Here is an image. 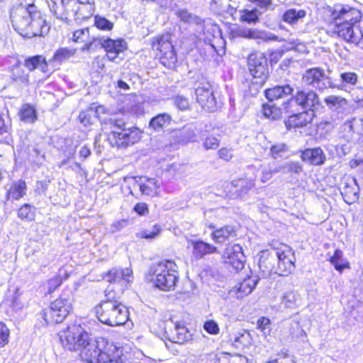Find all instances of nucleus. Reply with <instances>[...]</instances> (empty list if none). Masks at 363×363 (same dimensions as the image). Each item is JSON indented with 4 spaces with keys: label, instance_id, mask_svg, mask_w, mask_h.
<instances>
[{
    "label": "nucleus",
    "instance_id": "f257e3e1",
    "mask_svg": "<svg viewBox=\"0 0 363 363\" xmlns=\"http://www.w3.org/2000/svg\"><path fill=\"white\" fill-rule=\"evenodd\" d=\"M329 31L348 43L359 45L363 40V18L360 10L348 4L328 7Z\"/></svg>",
    "mask_w": 363,
    "mask_h": 363
},
{
    "label": "nucleus",
    "instance_id": "f03ea898",
    "mask_svg": "<svg viewBox=\"0 0 363 363\" xmlns=\"http://www.w3.org/2000/svg\"><path fill=\"white\" fill-rule=\"evenodd\" d=\"M10 18L13 28L25 38L44 36L50 30V26L33 0H21L13 5Z\"/></svg>",
    "mask_w": 363,
    "mask_h": 363
},
{
    "label": "nucleus",
    "instance_id": "7ed1b4c3",
    "mask_svg": "<svg viewBox=\"0 0 363 363\" xmlns=\"http://www.w3.org/2000/svg\"><path fill=\"white\" fill-rule=\"evenodd\" d=\"M105 296L106 300L95 307V313L99 320L110 326L125 324L129 319L128 308L116 300L112 289H106Z\"/></svg>",
    "mask_w": 363,
    "mask_h": 363
},
{
    "label": "nucleus",
    "instance_id": "20e7f679",
    "mask_svg": "<svg viewBox=\"0 0 363 363\" xmlns=\"http://www.w3.org/2000/svg\"><path fill=\"white\" fill-rule=\"evenodd\" d=\"M145 278L160 290H173L179 280L178 266L172 260L155 263L150 267Z\"/></svg>",
    "mask_w": 363,
    "mask_h": 363
},
{
    "label": "nucleus",
    "instance_id": "39448f33",
    "mask_svg": "<svg viewBox=\"0 0 363 363\" xmlns=\"http://www.w3.org/2000/svg\"><path fill=\"white\" fill-rule=\"evenodd\" d=\"M123 119L116 117L104 120V129L110 131L108 139L113 145L127 147L139 141L141 133L135 128H126Z\"/></svg>",
    "mask_w": 363,
    "mask_h": 363
},
{
    "label": "nucleus",
    "instance_id": "423d86ee",
    "mask_svg": "<svg viewBox=\"0 0 363 363\" xmlns=\"http://www.w3.org/2000/svg\"><path fill=\"white\" fill-rule=\"evenodd\" d=\"M72 308V298L69 296H61L42 311L40 316L47 325L60 323L69 315Z\"/></svg>",
    "mask_w": 363,
    "mask_h": 363
},
{
    "label": "nucleus",
    "instance_id": "0eeeda50",
    "mask_svg": "<svg viewBox=\"0 0 363 363\" xmlns=\"http://www.w3.org/2000/svg\"><path fill=\"white\" fill-rule=\"evenodd\" d=\"M91 336L80 325L73 324L60 333L62 346L70 351H80L89 341Z\"/></svg>",
    "mask_w": 363,
    "mask_h": 363
},
{
    "label": "nucleus",
    "instance_id": "6e6552de",
    "mask_svg": "<svg viewBox=\"0 0 363 363\" xmlns=\"http://www.w3.org/2000/svg\"><path fill=\"white\" fill-rule=\"evenodd\" d=\"M152 49L157 52L160 62L169 69L174 68L177 62V55L171 43L169 33L156 38L152 43Z\"/></svg>",
    "mask_w": 363,
    "mask_h": 363
},
{
    "label": "nucleus",
    "instance_id": "1a4fd4ad",
    "mask_svg": "<svg viewBox=\"0 0 363 363\" xmlns=\"http://www.w3.org/2000/svg\"><path fill=\"white\" fill-rule=\"evenodd\" d=\"M77 1L76 0H50L49 7L51 12L66 23L76 19Z\"/></svg>",
    "mask_w": 363,
    "mask_h": 363
},
{
    "label": "nucleus",
    "instance_id": "9d476101",
    "mask_svg": "<svg viewBox=\"0 0 363 363\" xmlns=\"http://www.w3.org/2000/svg\"><path fill=\"white\" fill-rule=\"evenodd\" d=\"M248 69L254 78L259 79L257 83H263L268 77V63L266 56L262 52L251 53L247 58Z\"/></svg>",
    "mask_w": 363,
    "mask_h": 363
},
{
    "label": "nucleus",
    "instance_id": "9b49d317",
    "mask_svg": "<svg viewBox=\"0 0 363 363\" xmlns=\"http://www.w3.org/2000/svg\"><path fill=\"white\" fill-rule=\"evenodd\" d=\"M196 101L208 111L213 112L217 108V101L211 85L208 82H200L195 87Z\"/></svg>",
    "mask_w": 363,
    "mask_h": 363
},
{
    "label": "nucleus",
    "instance_id": "f8f14e48",
    "mask_svg": "<svg viewBox=\"0 0 363 363\" xmlns=\"http://www.w3.org/2000/svg\"><path fill=\"white\" fill-rule=\"evenodd\" d=\"M106 342V338L97 337L96 339L91 337L86 342L80 352V357L86 363H101V349Z\"/></svg>",
    "mask_w": 363,
    "mask_h": 363
},
{
    "label": "nucleus",
    "instance_id": "ddd939ff",
    "mask_svg": "<svg viewBox=\"0 0 363 363\" xmlns=\"http://www.w3.org/2000/svg\"><path fill=\"white\" fill-rule=\"evenodd\" d=\"M277 266L276 273L280 276H286L290 274L294 269V254L291 248L284 245L276 250Z\"/></svg>",
    "mask_w": 363,
    "mask_h": 363
},
{
    "label": "nucleus",
    "instance_id": "4468645a",
    "mask_svg": "<svg viewBox=\"0 0 363 363\" xmlns=\"http://www.w3.org/2000/svg\"><path fill=\"white\" fill-rule=\"evenodd\" d=\"M294 104L303 109L312 111L313 108L319 105V97L313 91L299 90L287 101L286 104L287 106H285V108L292 106Z\"/></svg>",
    "mask_w": 363,
    "mask_h": 363
},
{
    "label": "nucleus",
    "instance_id": "2eb2a0df",
    "mask_svg": "<svg viewBox=\"0 0 363 363\" xmlns=\"http://www.w3.org/2000/svg\"><path fill=\"white\" fill-rule=\"evenodd\" d=\"M303 80L308 85H312L319 90L335 86L334 83L327 77L323 69L312 68L306 71Z\"/></svg>",
    "mask_w": 363,
    "mask_h": 363
},
{
    "label": "nucleus",
    "instance_id": "dca6fc26",
    "mask_svg": "<svg viewBox=\"0 0 363 363\" xmlns=\"http://www.w3.org/2000/svg\"><path fill=\"white\" fill-rule=\"evenodd\" d=\"M223 258L226 264L236 271L241 270L244 267L245 255L240 245H228L223 254Z\"/></svg>",
    "mask_w": 363,
    "mask_h": 363
},
{
    "label": "nucleus",
    "instance_id": "f3484780",
    "mask_svg": "<svg viewBox=\"0 0 363 363\" xmlns=\"http://www.w3.org/2000/svg\"><path fill=\"white\" fill-rule=\"evenodd\" d=\"M99 45L106 50L108 60L115 62L118 55L126 49L124 40H112L109 38H99L96 40Z\"/></svg>",
    "mask_w": 363,
    "mask_h": 363
},
{
    "label": "nucleus",
    "instance_id": "a211bd4d",
    "mask_svg": "<svg viewBox=\"0 0 363 363\" xmlns=\"http://www.w3.org/2000/svg\"><path fill=\"white\" fill-rule=\"evenodd\" d=\"M104 279L109 283L119 284L123 287L133 281V272L130 268H113L104 277Z\"/></svg>",
    "mask_w": 363,
    "mask_h": 363
},
{
    "label": "nucleus",
    "instance_id": "6ab92c4d",
    "mask_svg": "<svg viewBox=\"0 0 363 363\" xmlns=\"http://www.w3.org/2000/svg\"><path fill=\"white\" fill-rule=\"evenodd\" d=\"M101 363L122 362L123 348L106 339L101 349Z\"/></svg>",
    "mask_w": 363,
    "mask_h": 363
},
{
    "label": "nucleus",
    "instance_id": "aec40b11",
    "mask_svg": "<svg viewBox=\"0 0 363 363\" xmlns=\"http://www.w3.org/2000/svg\"><path fill=\"white\" fill-rule=\"evenodd\" d=\"M235 33L238 37L247 39L260 40L266 42L276 41L278 39L277 35L271 33L257 29L239 28Z\"/></svg>",
    "mask_w": 363,
    "mask_h": 363
},
{
    "label": "nucleus",
    "instance_id": "412c9836",
    "mask_svg": "<svg viewBox=\"0 0 363 363\" xmlns=\"http://www.w3.org/2000/svg\"><path fill=\"white\" fill-rule=\"evenodd\" d=\"M5 188L6 191V200L11 201L23 198L26 194L28 189L26 182L21 179L13 181Z\"/></svg>",
    "mask_w": 363,
    "mask_h": 363
},
{
    "label": "nucleus",
    "instance_id": "4be33fe9",
    "mask_svg": "<svg viewBox=\"0 0 363 363\" xmlns=\"http://www.w3.org/2000/svg\"><path fill=\"white\" fill-rule=\"evenodd\" d=\"M188 244L192 246V256L196 259H200L205 255L217 252V248L215 246L201 240H189Z\"/></svg>",
    "mask_w": 363,
    "mask_h": 363
},
{
    "label": "nucleus",
    "instance_id": "5701e85b",
    "mask_svg": "<svg viewBox=\"0 0 363 363\" xmlns=\"http://www.w3.org/2000/svg\"><path fill=\"white\" fill-rule=\"evenodd\" d=\"M313 116V113L312 111H303L293 114L285 121L286 127L288 130L305 127L311 122Z\"/></svg>",
    "mask_w": 363,
    "mask_h": 363
},
{
    "label": "nucleus",
    "instance_id": "b1692460",
    "mask_svg": "<svg viewBox=\"0 0 363 363\" xmlns=\"http://www.w3.org/2000/svg\"><path fill=\"white\" fill-rule=\"evenodd\" d=\"M303 161L312 165H322L325 161V155L320 147L308 148L301 152Z\"/></svg>",
    "mask_w": 363,
    "mask_h": 363
},
{
    "label": "nucleus",
    "instance_id": "393cba45",
    "mask_svg": "<svg viewBox=\"0 0 363 363\" xmlns=\"http://www.w3.org/2000/svg\"><path fill=\"white\" fill-rule=\"evenodd\" d=\"M169 340L173 343L184 344L191 339V334L187 328L179 323L175 324L173 330L168 333Z\"/></svg>",
    "mask_w": 363,
    "mask_h": 363
},
{
    "label": "nucleus",
    "instance_id": "a878e982",
    "mask_svg": "<svg viewBox=\"0 0 363 363\" xmlns=\"http://www.w3.org/2000/svg\"><path fill=\"white\" fill-rule=\"evenodd\" d=\"M136 183L143 195L154 196L157 194L160 184L155 178L140 177L139 180L136 181Z\"/></svg>",
    "mask_w": 363,
    "mask_h": 363
},
{
    "label": "nucleus",
    "instance_id": "bb28decb",
    "mask_svg": "<svg viewBox=\"0 0 363 363\" xmlns=\"http://www.w3.org/2000/svg\"><path fill=\"white\" fill-rule=\"evenodd\" d=\"M293 91L294 88L289 84L275 86L265 91V96L269 101H272L291 95Z\"/></svg>",
    "mask_w": 363,
    "mask_h": 363
},
{
    "label": "nucleus",
    "instance_id": "cd10ccee",
    "mask_svg": "<svg viewBox=\"0 0 363 363\" xmlns=\"http://www.w3.org/2000/svg\"><path fill=\"white\" fill-rule=\"evenodd\" d=\"M236 235L234 228L230 225H225L214 230L211 233L212 240L217 243L224 242L225 240Z\"/></svg>",
    "mask_w": 363,
    "mask_h": 363
},
{
    "label": "nucleus",
    "instance_id": "c85d7f7f",
    "mask_svg": "<svg viewBox=\"0 0 363 363\" xmlns=\"http://www.w3.org/2000/svg\"><path fill=\"white\" fill-rule=\"evenodd\" d=\"M23 66L30 72L35 69H39L43 72H48V62L42 55H35L26 58L23 62Z\"/></svg>",
    "mask_w": 363,
    "mask_h": 363
},
{
    "label": "nucleus",
    "instance_id": "c756f323",
    "mask_svg": "<svg viewBox=\"0 0 363 363\" xmlns=\"http://www.w3.org/2000/svg\"><path fill=\"white\" fill-rule=\"evenodd\" d=\"M301 303L300 295L294 291L286 292L281 298V305L286 308H296L301 306Z\"/></svg>",
    "mask_w": 363,
    "mask_h": 363
},
{
    "label": "nucleus",
    "instance_id": "7c9ffc66",
    "mask_svg": "<svg viewBox=\"0 0 363 363\" xmlns=\"http://www.w3.org/2000/svg\"><path fill=\"white\" fill-rule=\"evenodd\" d=\"M259 280V277L256 275H252L244 279L243 281L240 283L239 287L238 289V292L240 294L238 296L250 294L255 288Z\"/></svg>",
    "mask_w": 363,
    "mask_h": 363
},
{
    "label": "nucleus",
    "instance_id": "2f4dec72",
    "mask_svg": "<svg viewBox=\"0 0 363 363\" xmlns=\"http://www.w3.org/2000/svg\"><path fill=\"white\" fill-rule=\"evenodd\" d=\"M232 186L236 188L238 196H242L247 191L250 190L255 186V180L252 178H242L233 180L231 182Z\"/></svg>",
    "mask_w": 363,
    "mask_h": 363
},
{
    "label": "nucleus",
    "instance_id": "473e14b6",
    "mask_svg": "<svg viewBox=\"0 0 363 363\" xmlns=\"http://www.w3.org/2000/svg\"><path fill=\"white\" fill-rule=\"evenodd\" d=\"M330 262L335 269L340 272H342L345 269L350 268L349 262L343 257V252L339 249L335 250L333 255L330 259Z\"/></svg>",
    "mask_w": 363,
    "mask_h": 363
},
{
    "label": "nucleus",
    "instance_id": "72a5a7b5",
    "mask_svg": "<svg viewBox=\"0 0 363 363\" xmlns=\"http://www.w3.org/2000/svg\"><path fill=\"white\" fill-rule=\"evenodd\" d=\"M275 261L276 259L273 257H268L259 259V267L262 272V276L263 277H267L273 273L277 274V267L274 266Z\"/></svg>",
    "mask_w": 363,
    "mask_h": 363
},
{
    "label": "nucleus",
    "instance_id": "f704fd0d",
    "mask_svg": "<svg viewBox=\"0 0 363 363\" xmlns=\"http://www.w3.org/2000/svg\"><path fill=\"white\" fill-rule=\"evenodd\" d=\"M340 84H335V86L331 88H337L339 90L347 91V87L348 85H355L357 82V75L354 72H343L340 74Z\"/></svg>",
    "mask_w": 363,
    "mask_h": 363
},
{
    "label": "nucleus",
    "instance_id": "c9c22d12",
    "mask_svg": "<svg viewBox=\"0 0 363 363\" xmlns=\"http://www.w3.org/2000/svg\"><path fill=\"white\" fill-rule=\"evenodd\" d=\"M280 172L279 163L276 161L269 162L267 164L263 165L262 169L261 181L265 183L270 180L273 175Z\"/></svg>",
    "mask_w": 363,
    "mask_h": 363
},
{
    "label": "nucleus",
    "instance_id": "e433bc0d",
    "mask_svg": "<svg viewBox=\"0 0 363 363\" xmlns=\"http://www.w3.org/2000/svg\"><path fill=\"white\" fill-rule=\"evenodd\" d=\"M171 119V116L167 113L158 114L150 120L149 127L156 131L161 130L169 125Z\"/></svg>",
    "mask_w": 363,
    "mask_h": 363
},
{
    "label": "nucleus",
    "instance_id": "4c0bfd02",
    "mask_svg": "<svg viewBox=\"0 0 363 363\" xmlns=\"http://www.w3.org/2000/svg\"><path fill=\"white\" fill-rule=\"evenodd\" d=\"M19 116L22 121L33 123L37 119V113L34 107L26 104L22 106L19 111Z\"/></svg>",
    "mask_w": 363,
    "mask_h": 363
},
{
    "label": "nucleus",
    "instance_id": "58836bf2",
    "mask_svg": "<svg viewBox=\"0 0 363 363\" xmlns=\"http://www.w3.org/2000/svg\"><path fill=\"white\" fill-rule=\"evenodd\" d=\"M306 15V12L304 10L290 9L284 12L282 19L284 22L294 25L297 23L300 19L303 18Z\"/></svg>",
    "mask_w": 363,
    "mask_h": 363
},
{
    "label": "nucleus",
    "instance_id": "ea45409f",
    "mask_svg": "<svg viewBox=\"0 0 363 363\" xmlns=\"http://www.w3.org/2000/svg\"><path fill=\"white\" fill-rule=\"evenodd\" d=\"M77 50L74 48H61L55 52L52 58L50 60V62L60 64L66 60H68L70 57L74 56Z\"/></svg>",
    "mask_w": 363,
    "mask_h": 363
},
{
    "label": "nucleus",
    "instance_id": "a19ab883",
    "mask_svg": "<svg viewBox=\"0 0 363 363\" xmlns=\"http://www.w3.org/2000/svg\"><path fill=\"white\" fill-rule=\"evenodd\" d=\"M94 11V3L93 4H81L77 2V16L75 21H80L82 20L88 18L90 17Z\"/></svg>",
    "mask_w": 363,
    "mask_h": 363
},
{
    "label": "nucleus",
    "instance_id": "79ce46f5",
    "mask_svg": "<svg viewBox=\"0 0 363 363\" xmlns=\"http://www.w3.org/2000/svg\"><path fill=\"white\" fill-rule=\"evenodd\" d=\"M262 12L259 11L257 9L252 10L245 9L240 11V20L242 22L255 24L259 21V16L262 15Z\"/></svg>",
    "mask_w": 363,
    "mask_h": 363
},
{
    "label": "nucleus",
    "instance_id": "37998d69",
    "mask_svg": "<svg viewBox=\"0 0 363 363\" xmlns=\"http://www.w3.org/2000/svg\"><path fill=\"white\" fill-rule=\"evenodd\" d=\"M324 102L327 106L333 110H337L347 104V100L340 96L330 95L324 99Z\"/></svg>",
    "mask_w": 363,
    "mask_h": 363
},
{
    "label": "nucleus",
    "instance_id": "c03bdc74",
    "mask_svg": "<svg viewBox=\"0 0 363 363\" xmlns=\"http://www.w3.org/2000/svg\"><path fill=\"white\" fill-rule=\"evenodd\" d=\"M78 118L82 125L88 128L93 124L96 120V111L93 108L82 111L79 113Z\"/></svg>",
    "mask_w": 363,
    "mask_h": 363
},
{
    "label": "nucleus",
    "instance_id": "a18cd8bd",
    "mask_svg": "<svg viewBox=\"0 0 363 363\" xmlns=\"http://www.w3.org/2000/svg\"><path fill=\"white\" fill-rule=\"evenodd\" d=\"M341 194L347 203H352L358 199V188L347 184L342 188Z\"/></svg>",
    "mask_w": 363,
    "mask_h": 363
},
{
    "label": "nucleus",
    "instance_id": "49530a36",
    "mask_svg": "<svg viewBox=\"0 0 363 363\" xmlns=\"http://www.w3.org/2000/svg\"><path fill=\"white\" fill-rule=\"evenodd\" d=\"M197 141V135L192 127L184 128L179 134V142L186 144L188 143H195Z\"/></svg>",
    "mask_w": 363,
    "mask_h": 363
},
{
    "label": "nucleus",
    "instance_id": "de8ad7c7",
    "mask_svg": "<svg viewBox=\"0 0 363 363\" xmlns=\"http://www.w3.org/2000/svg\"><path fill=\"white\" fill-rule=\"evenodd\" d=\"M280 172L284 174L294 173L299 174L303 171L302 166L298 162H289L279 164Z\"/></svg>",
    "mask_w": 363,
    "mask_h": 363
},
{
    "label": "nucleus",
    "instance_id": "09e8293b",
    "mask_svg": "<svg viewBox=\"0 0 363 363\" xmlns=\"http://www.w3.org/2000/svg\"><path fill=\"white\" fill-rule=\"evenodd\" d=\"M229 2L230 0H212L211 6H214V9L218 12H225L232 14L235 11V9L231 6Z\"/></svg>",
    "mask_w": 363,
    "mask_h": 363
},
{
    "label": "nucleus",
    "instance_id": "8fccbe9b",
    "mask_svg": "<svg viewBox=\"0 0 363 363\" xmlns=\"http://www.w3.org/2000/svg\"><path fill=\"white\" fill-rule=\"evenodd\" d=\"M94 25L98 29L101 30L109 31L113 28V23L111 22L105 17L99 15L94 17Z\"/></svg>",
    "mask_w": 363,
    "mask_h": 363
},
{
    "label": "nucleus",
    "instance_id": "3c124183",
    "mask_svg": "<svg viewBox=\"0 0 363 363\" xmlns=\"http://www.w3.org/2000/svg\"><path fill=\"white\" fill-rule=\"evenodd\" d=\"M31 206L26 203L23 205L18 211V216L23 219L31 221L35 218V212L31 210Z\"/></svg>",
    "mask_w": 363,
    "mask_h": 363
},
{
    "label": "nucleus",
    "instance_id": "603ef678",
    "mask_svg": "<svg viewBox=\"0 0 363 363\" xmlns=\"http://www.w3.org/2000/svg\"><path fill=\"white\" fill-rule=\"evenodd\" d=\"M263 113L265 117L273 120L279 118L280 116L279 109L274 106L269 105L263 106Z\"/></svg>",
    "mask_w": 363,
    "mask_h": 363
},
{
    "label": "nucleus",
    "instance_id": "864d4df0",
    "mask_svg": "<svg viewBox=\"0 0 363 363\" xmlns=\"http://www.w3.org/2000/svg\"><path fill=\"white\" fill-rule=\"evenodd\" d=\"M9 335V329L3 322H0V347H3L8 344Z\"/></svg>",
    "mask_w": 363,
    "mask_h": 363
},
{
    "label": "nucleus",
    "instance_id": "5fc2aeb1",
    "mask_svg": "<svg viewBox=\"0 0 363 363\" xmlns=\"http://www.w3.org/2000/svg\"><path fill=\"white\" fill-rule=\"evenodd\" d=\"M176 15L185 23L197 22V17L193 16L186 9H180L176 12Z\"/></svg>",
    "mask_w": 363,
    "mask_h": 363
},
{
    "label": "nucleus",
    "instance_id": "6e6d98bb",
    "mask_svg": "<svg viewBox=\"0 0 363 363\" xmlns=\"http://www.w3.org/2000/svg\"><path fill=\"white\" fill-rule=\"evenodd\" d=\"M89 29L77 30L73 33L72 40L76 43L85 42L89 38Z\"/></svg>",
    "mask_w": 363,
    "mask_h": 363
},
{
    "label": "nucleus",
    "instance_id": "4d7b16f0",
    "mask_svg": "<svg viewBox=\"0 0 363 363\" xmlns=\"http://www.w3.org/2000/svg\"><path fill=\"white\" fill-rule=\"evenodd\" d=\"M13 76L15 80H19L23 83L28 82V73L21 70L19 65L16 66L13 69Z\"/></svg>",
    "mask_w": 363,
    "mask_h": 363
},
{
    "label": "nucleus",
    "instance_id": "13d9d810",
    "mask_svg": "<svg viewBox=\"0 0 363 363\" xmlns=\"http://www.w3.org/2000/svg\"><path fill=\"white\" fill-rule=\"evenodd\" d=\"M203 329L211 335H218L220 332L218 323L213 320L206 321L203 324Z\"/></svg>",
    "mask_w": 363,
    "mask_h": 363
},
{
    "label": "nucleus",
    "instance_id": "bf43d9fd",
    "mask_svg": "<svg viewBox=\"0 0 363 363\" xmlns=\"http://www.w3.org/2000/svg\"><path fill=\"white\" fill-rule=\"evenodd\" d=\"M62 279L60 276H55L53 278L49 279L47 282L48 294L53 293L55 289L62 284Z\"/></svg>",
    "mask_w": 363,
    "mask_h": 363
},
{
    "label": "nucleus",
    "instance_id": "052dcab7",
    "mask_svg": "<svg viewBox=\"0 0 363 363\" xmlns=\"http://www.w3.org/2000/svg\"><path fill=\"white\" fill-rule=\"evenodd\" d=\"M203 146L206 150H216L219 146V140L215 137L208 136L203 141Z\"/></svg>",
    "mask_w": 363,
    "mask_h": 363
},
{
    "label": "nucleus",
    "instance_id": "680f3d73",
    "mask_svg": "<svg viewBox=\"0 0 363 363\" xmlns=\"http://www.w3.org/2000/svg\"><path fill=\"white\" fill-rule=\"evenodd\" d=\"M252 4H255L259 9L267 11L272 9V0H248Z\"/></svg>",
    "mask_w": 363,
    "mask_h": 363
},
{
    "label": "nucleus",
    "instance_id": "e2e57ef3",
    "mask_svg": "<svg viewBox=\"0 0 363 363\" xmlns=\"http://www.w3.org/2000/svg\"><path fill=\"white\" fill-rule=\"evenodd\" d=\"M287 150V147L284 143H277L271 147L270 151L272 157L277 158Z\"/></svg>",
    "mask_w": 363,
    "mask_h": 363
},
{
    "label": "nucleus",
    "instance_id": "0e129e2a",
    "mask_svg": "<svg viewBox=\"0 0 363 363\" xmlns=\"http://www.w3.org/2000/svg\"><path fill=\"white\" fill-rule=\"evenodd\" d=\"M160 232V227L157 225L153 226L152 230H146L141 233L140 238L145 239L155 238Z\"/></svg>",
    "mask_w": 363,
    "mask_h": 363
},
{
    "label": "nucleus",
    "instance_id": "69168bd1",
    "mask_svg": "<svg viewBox=\"0 0 363 363\" xmlns=\"http://www.w3.org/2000/svg\"><path fill=\"white\" fill-rule=\"evenodd\" d=\"M133 211L139 216H144L148 214V206L145 203H138L133 207Z\"/></svg>",
    "mask_w": 363,
    "mask_h": 363
},
{
    "label": "nucleus",
    "instance_id": "338daca9",
    "mask_svg": "<svg viewBox=\"0 0 363 363\" xmlns=\"http://www.w3.org/2000/svg\"><path fill=\"white\" fill-rule=\"evenodd\" d=\"M49 183L50 181L46 180L38 181L36 182L35 191L39 195L44 194L48 189Z\"/></svg>",
    "mask_w": 363,
    "mask_h": 363
},
{
    "label": "nucleus",
    "instance_id": "774afa93",
    "mask_svg": "<svg viewBox=\"0 0 363 363\" xmlns=\"http://www.w3.org/2000/svg\"><path fill=\"white\" fill-rule=\"evenodd\" d=\"M174 103L181 110H186L189 107V101L186 98L178 96L175 98Z\"/></svg>",
    "mask_w": 363,
    "mask_h": 363
}]
</instances>
